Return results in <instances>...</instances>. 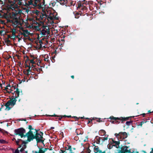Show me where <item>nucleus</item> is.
Masks as SVG:
<instances>
[{"instance_id":"nucleus-1","label":"nucleus","mask_w":153,"mask_h":153,"mask_svg":"<svg viewBox=\"0 0 153 153\" xmlns=\"http://www.w3.org/2000/svg\"><path fill=\"white\" fill-rule=\"evenodd\" d=\"M17 96H15L14 98L10 97V100L8 101L5 104V106L6 107L5 110L9 111L14 105L17 101L16 98L19 97L20 92H16Z\"/></svg>"},{"instance_id":"nucleus-2","label":"nucleus","mask_w":153,"mask_h":153,"mask_svg":"<svg viewBox=\"0 0 153 153\" xmlns=\"http://www.w3.org/2000/svg\"><path fill=\"white\" fill-rule=\"evenodd\" d=\"M34 130L35 131V132L34 133H35V134H33L34 138H30L29 142H30L34 139H36L37 143L41 142L44 143L43 142L44 141L45 139L43 137V133L41 131H40L39 133L38 132L39 130L36 129H34Z\"/></svg>"},{"instance_id":"nucleus-3","label":"nucleus","mask_w":153,"mask_h":153,"mask_svg":"<svg viewBox=\"0 0 153 153\" xmlns=\"http://www.w3.org/2000/svg\"><path fill=\"white\" fill-rule=\"evenodd\" d=\"M131 117H116L112 116H111L109 118L111 120V121H110L112 123L117 124L120 123H124L125 121L128 120Z\"/></svg>"},{"instance_id":"nucleus-4","label":"nucleus","mask_w":153,"mask_h":153,"mask_svg":"<svg viewBox=\"0 0 153 153\" xmlns=\"http://www.w3.org/2000/svg\"><path fill=\"white\" fill-rule=\"evenodd\" d=\"M14 134L15 135H18L20 136L21 138L23 137H27V135H26V133L25 135L24 134L26 132L25 130L23 128H20L16 129L14 131Z\"/></svg>"},{"instance_id":"nucleus-5","label":"nucleus","mask_w":153,"mask_h":153,"mask_svg":"<svg viewBox=\"0 0 153 153\" xmlns=\"http://www.w3.org/2000/svg\"><path fill=\"white\" fill-rule=\"evenodd\" d=\"M28 129H29V131L26 133V135H27V141L28 142H29L30 138H34L33 132L31 131L32 130H34V128L32 127L31 126L29 125L28 126Z\"/></svg>"},{"instance_id":"nucleus-6","label":"nucleus","mask_w":153,"mask_h":153,"mask_svg":"<svg viewBox=\"0 0 153 153\" xmlns=\"http://www.w3.org/2000/svg\"><path fill=\"white\" fill-rule=\"evenodd\" d=\"M34 4L35 5H38L40 7H42L43 6H45V0H35Z\"/></svg>"},{"instance_id":"nucleus-7","label":"nucleus","mask_w":153,"mask_h":153,"mask_svg":"<svg viewBox=\"0 0 153 153\" xmlns=\"http://www.w3.org/2000/svg\"><path fill=\"white\" fill-rule=\"evenodd\" d=\"M128 147L127 146L122 147L121 148V150H119L118 153H132L131 151V149L128 150L127 149Z\"/></svg>"},{"instance_id":"nucleus-8","label":"nucleus","mask_w":153,"mask_h":153,"mask_svg":"<svg viewBox=\"0 0 153 153\" xmlns=\"http://www.w3.org/2000/svg\"><path fill=\"white\" fill-rule=\"evenodd\" d=\"M94 152L95 153H101V150L99 149V147L98 146H95L94 148Z\"/></svg>"},{"instance_id":"nucleus-9","label":"nucleus","mask_w":153,"mask_h":153,"mask_svg":"<svg viewBox=\"0 0 153 153\" xmlns=\"http://www.w3.org/2000/svg\"><path fill=\"white\" fill-rule=\"evenodd\" d=\"M67 146H68V147L67 148V147H65V151H67L68 150L70 151L69 153H74V152H72L71 146L70 145H67Z\"/></svg>"},{"instance_id":"nucleus-10","label":"nucleus","mask_w":153,"mask_h":153,"mask_svg":"<svg viewBox=\"0 0 153 153\" xmlns=\"http://www.w3.org/2000/svg\"><path fill=\"white\" fill-rule=\"evenodd\" d=\"M31 71V70L30 68L27 69L26 71L25 70L23 71V72L25 74H26L27 76L29 77V75L30 73H29Z\"/></svg>"},{"instance_id":"nucleus-11","label":"nucleus","mask_w":153,"mask_h":153,"mask_svg":"<svg viewBox=\"0 0 153 153\" xmlns=\"http://www.w3.org/2000/svg\"><path fill=\"white\" fill-rule=\"evenodd\" d=\"M112 142L113 143H115V145H116V146H115L116 148H119V145L120 143V141H115L113 140H112Z\"/></svg>"},{"instance_id":"nucleus-12","label":"nucleus","mask_w":153,"mask_h":153,"mask_svg":"<svg viewBox=\"0 0 153 153\" xmlns=\"http://www.w3.org/2000/svg\"><path fill=\"white\" fill-rule=\"evenodd\" d=\"M24 32L23 33H21V34L23 35L25 37H27L28 36V35H27L26 34H27L29 32H28L27 30H24Z\"/></svg>"},{"instance_id":"nucleus-13","label":"nucleus","mask_w":153,"mask_h":153,"mask_svg":"<svg viewBox=\"0 0 153 153\" xmlns=\"http://www.w3.org/2000/svg\"><path fill=\"white\" fill-rule=\"evenodd\" d=\"M74 14L75 17V18L78 19L79 18L81 14L77 12H75L74 13Z\"/></svg>"},{"instance_id":"nucleus-14","label":"nucleus","mask_w":153,"mask_h":153,"mask_svg":"<svg viewBox=\"0 0 153 153\" xmlns=\"http://www.w3.org/2000/svg\"><path fill=\"white\" fill-rule=\"evenodd\" d=\"M67 0H59L58 2L59 3L61 4L64 5L67 3Z\"/></svg>"},{"instance_id":"nucleus-15","label":"nucleus","mask_w":153,"mask_h":153,"mask_svg":"<svg viewBox=\"0 0 153 153\" xmlns=\"http://www.w3.org/2000/svg\"><path fill=\"white\" fill-rule=\"evenodd\" d=\"M20 141H22L23 143H26V142L25 141L22 140V139H18L17 140H16V143L17 145H19V142Z\"/></svg>"},{"instance_id":"nucleus-16","label":"nucleus","mask_w":153,"mask_h":153,"mask_svg":"<svg viewBox=\"0 0 153 153\" xmlns=\"http://www.w3.org/2000/svg\"><path fill=\"white\" fill-rule=\"evenodd\" d=\"M48 149H49L45 148L44 150H43L42 149V148H39V150L40 152V153H45V152Z\"/></svg>"},{"instance_id":"nucleus-17","label":"nucleus","mask_w":153,"mask_h":153,"mask_svg":"<svg viewBox=\"0 0 153 153\" xmlns=\"http://www.w3.org/2000/svg\"><path fill=\"white\" fill-rule=\"evenodd\" d=\"M49 116L51 117H59V120H61L62 117H63V116H61V115H57L54 114V115H49Z\"/></svg>"},{"instance_id":"nucleus-18","label":"nucleus","mask_w":153,"mask_h":153,"mask_svg":"<svg viewBox=\"0 0 153 153\" xmlns=\"http://www.w3.org/2000/svg\"><path fill=\"white\" fill-rule=\"evenodd\" d=\"M120 134H121V135L123 136V138H126L127 137V134L126 132H120Z\"/></svg>"},{"instance_id":"nucleus-19","label":"nucleus","mask_w":153,"mask_h":153,"mask_svg":"<svg viewBox=\"0 0 153 153\" xmlns=\"http://www.w3.org/2000/svg\"><path fill=\"white\" fill-rule=\"evenodd\" d=\"M47 31L46 30H45L44 29H43L41 31V34L42 36H45V33Z\"/></svg>"},{"instance_id":"nucleus-20","label":"nucleus","mask_w":153,"mask_h":153,"mask_svg":"<svg viewBox=\"0 0 153 153\" xmlns=\"http://www.w3.org/2000/svg\"><path fill=\"white\" fill-rule=\"evenodd\" d=\"M96 139L97 140V143L98 144H99L100 142V137H99L98 136H96Z\"/></svg>"},{"instance_id":"nucleus-21","label":"nucleus","mask_w":153,"mask_h":153,"mask_svg":"<svg viewBox=\"0 0 153 153\" xmlns=\"http://www.w3.org/2000/svg\"><path fill=\"white\" fill-rule=\"evenodd\" d=\"M89 120H88L87 122V124H90V126H91L93 124L92 123V120L91 119V118H90Z\"/></svg>"},{"instance_id":"nucleus-22","label":"nucleus","mask_w":153,"mask_h":153,"mask_svg":"<svg viewBox=\"0 0 153 153\" xmlns=\"http://www.w3.org/2000/svg\"><path fill=\"white\" fill-rule=\"evenodd\" d=\"M12 35L14 37V38L15 36H16L15 33H16V31L15 29H13L12 30Z\"/></svg>"},{"instance_id":"nucleus-23","label":"nucleus","mask_w":153,"mask_h":153,"mask_svg":"<svg viewBox=\"0 0 153 153\" xmlns=\"http://www.w3.org/2000/svg\"><path fill=\"white\" fill-rule=\"evenodd\" d=\"M133 121L132 120L129 121H127L126 122V124L128 126L133 123Z\"/></svg>"},{"instance_id":"nucleus-24","label":"nucleus","mask_w":153,"mask_h":153,"mask_svg":"<svg viewBox=\"0 0 153 153\" xmlns=\"http://www.w3.org/2000/svg\"><path fill=\"white\" fill-rule=\"evenodd\" d=\"M60 151L61 152H60L59 153H68L67 151H65V150H64L63 149V148H61L60 149Z\"/></svg>"},{"instance_id":"nucleus-25","label":"nucleus","mask_w":153,"mask_h":153,"mask_svg":"<svg viewBox=\"0 0 153 153\" xmlns=\"http://www.w3.org/2000/svg\"><path fill=\"white\" fill-rule=\"evenodd\" d=\"M13 91V90H11L10 91H9L7 90H6L5 92H4V93L5 94H6L7 93H8L9 94H10L11 93V92Z\"/></svg>"},{"instance_id":"nucleus-26","label":"nucleus","mask_w":153,"mask_h":153,"mask_svg":"<svg viewBox=\"0 0 153 153\" xmlns=\"http://www.w3.org/2000/svg\"><path fill=\"white\" fill-rule=\"evenodd\" d=\"M116 145H112V144H110L109 145L108 148L109 149H111L113 148V146H115Z\"/></svg>"},{"instance_id":"nucleus-27","label":"nucleus","mask_w":153,"mask_h":153,"mask_svg":"<svg viewBox=\"0 0 153 153\" xmlns=\"http://www.w3.org/2000/svg\"><path fill=\"white\" fill-rule=\"evenodd\" d=\"M5 42L6 43H8L11 42V41L9 39H5Z\"/></svg>"},{"instance_id":"nucleus-28","label":"nucleus","mask_w":153,"mask_h":153,"mask_svg":"<svg viewBox=\"0 0 153 153\" xmlns=\"http://www.w3.org/2000/svg\"><path fill=\"white\" fill-rule=\"evenodd\" d=\"M6 142L5 140H4L3 139H0V143H6Z\"/></svg>"},{"instance_id":"nucleus-29","label":"nucleus","mask_w":153,"mask_h":153,"mask_svg":"<svg viewBox=\"0 0 153 153\" xmlns=\"http://www.w3.org/2000/svg\"><path fill=\"white\" fill-rule=\"evenodd\" d=\"M39 43H40V48H42V47L41 44H43V42H42V41L41 40H40L39 41Z\"/></svg>"},{"instance_id":"nucleus-30","label":"nucleus","mask_w":153,"mask_h":153,"mask_svg":"<svg viewBox=\"0 0 153 153\" xmlns=\"http://www.w3.org/2000/svg\"><path fill=\"white\" fill-rule=\"evenodd\" d=\"M100 132L104 135L105 134L106 132L104 130H100Z\"/></svg>"},{"instance_id":"nucleus-31","label":"nucleus","mask_w":153,"mask_h":153,"mask_svg":"<svg viewBox=\"0 0 153 153\" xmlns=\"http://www.w3.org/2000/svg\"><path fill=\"white\" fill-rule=\"evenodd\" d=\"M82 7V5L80 2H79L78 4V7L80 8Z\"/></svg>"},{"instance_id":"nucleus-32","label":"nucleus","mask_w":153,"mask_h":153,"mask_svg":"<svg viewBox=\"0 0 153 153\" xmlns=\"http://www.w3.org/2000/svg\"><path fill=\"white\" fill-rule=\"evenodd\" d=\"M27 67H28L29 68H30H30H31V67L30 66V65L29 64V65H28L27 64H26L25 65V68H27Z\"/></svg>"},{"instance_id":"nucleus-33","label":"nucleus","mask_w":153,"mask_h":153,"mask_svg":"<svg viewBox=\"0 0 153 153\" xmlns=\"http://www.w3.org/2000/svg\"><path fill=\"white\" fill-rule=\"evenodd\" d=\"M9 38L13 39V38L12 37V36H10V35H7V38H6L5 39H9Z\"/></svg>"},{"instance_id":"nucleus-34","label":"nucleus","mask_w":153,"mask_h":153,"mask_svg":"<svg viewBox=\"0 0 153 153\" xmlns=\"http://www.w3.org/2000/svg\"><path fill=\"white\" fill-rule=\"evenodd\" d=\"M87 9V8L85 6H82V7L81 8V9H82L83 10H86Z\"/></svg>"},{"instance_id":"nucleus-35","label":"nucleus","mask_w":153,"mask_h":153,"mask_svg":"<svg viewBox=\"0 0 153 153\" xmlns=\"http://www.w3.org/2000/svg\"><path fill=\"white\" fill-rule=\"evenodd\" d=\"M34 59H32L31 60H30V63H32V64H34L35 63V62L34 61Z\"/></svg>"},{"instance_id":"nucleus-36","label":"nucleus","mask_w":153,"mask_h":153,"mask_svg":"<svg viewBox=\"0 0 153 153\" xmlns=\"http://www.w3.org/2000/svg\"><path fill=\"white\" fill-rule=\"evenodd\" d=\"M9 88L6 86V87H5L4 88V89L2 88V90L3 91H4V90L6 91V90H9Z\"/></svg>"},{"instance_id":"nucleus-37","label":"nucleus","mask_w":153,"mask_h":153,"mask_svg":"<svg viewBox=\"0 0 153 153\" xmlns=\"http://www.w3.org/2000/svg\"><path fill=\"white\" fill-rule=\"evenodd\" d=\"M25 148H22L20 150V151L21 152H22L24 150V149L25 148H26V145H25Z\"/></svg>"},{"instance_id":"nucleus-38","label":"nucleus","mask_w":153,"mask_h":153,"mask_svg":"<svg viewBox=\"0 0 153 153\" xmlns=\"http://www.w3.org/2000/svg\"><path fill=\"white\" fill-rule=\"evenodd\" d=\"M30 57L32 58V59H35L36 58V57H35L33 55H30Z\"/></svg>"},{"instance_id":"nucleus-39","label":"nucleus","mask_w":153,"mask_h":153,"mask_svg":"<svg viewBox=\"0 0 153 153\" xmlns=\"http://www.w3.org/2000/svg\"><path fill=\"white\" fill-rule=\"evenodd\" d=\"M20 36V35H17V36H15L14 38H13V39H15V38H16H16H19Z\"/></svg>"},{"instance_id":"nucleus-40","label":"nucleus","mask_w":153,"mask_h":153,"mask_svg":"<svg viewBox=\"0 0 153 153\" xmlns=\"http://www.w3.org/2000/svg\"><path fill=\"white\" fill-rule=\"evenodd\" d=\"M14 153H19V151L18 149H16Z\"/></svg>"},{"instance_id":"nucleus-41","label":"nucleus","mask_w":153,"mask_h":153,"mask_svg":"<svg viewBox=\"0 0 153 153\" xmlns=\"http://www.w3.org/2000/svg\"><path fill=\"white\" fill-rule=\"evenodd\" d=\"M63 117H67L68 118H70V117H71V115L66 116V115H65L63 116Z\"/></svg>"},{"instance_id":"nucleus-42","label":"nucleus","mask_w":153,"mask_h":153,"mask_svg":"<svg viewBox=\"0 0 153 153\" xmlns=\"http://www.w3.org/2000/svg\"><path fill=\"white\" fill-rule=\"evenodd\" d=\"M97 119H98V120H97V122H100L102 121L100 120L101 119L100 118H97Z\"/></svg>"},{"instance_id":"nucleus-43","label":"nucleus","mask_w":153,"mask_h":153,"mask_svg":"<svg viewBox=\"0 0 153 153\" xmlns=\"http://www.w3.org/2000/svg\"><path fill=\"white\" fill-rule=\"evenodd\" d=\"M142 125H143V124L141 123H140L139 124H137V126H140V127H142Z\"/></svg>"},{"instance_id":"nucleus-44","label":"nucleus","mask_w":153,"mask_h":153,"mask_svg":"<svg viewBox=\"0 0 153 153\" xmlns=\"http://www.w3.org/2000/svg\"><path fill=\"white\" fill-rule=\"evenodd\" d=\"M29 60H29V57L28 56H27V59H26V60L25 61V63L26 64L27 62L28 61H29Z\"/></svg>"},{"instance_id":"nucleus-45","label":"nucleus","mask_w":153,"mask_h":153,"mask_svg":"<svg viewBox=\"0 0 153 153\" xmlns=\"http://www.w3.org/2000/svg\"><path fill=\"white\" fill-rule=\"evenodd\" d=\"M87 151L88 152L87 153H90L91 152L90 149L89 148H88V149H87Z\"/></svg>"},{"instance_id":"nucleus-46","label":"nucleus","mask_w":153,"mask_h":153,"mask_svg":"<svg viewBox=\"0 0 153 153\" xmlns=\"http://www.w3.org/2000/svg\"><path fill=\"white\" fill-rule=\"evenodd\" d=\"M108 139V137H103V141H105V140H107Z\"/></svg>"},{"instance_id":"nucleus-47","label":"nucleus","mask_w":153,"mask_h":153,"mask_svg":"<svg viewBox=\"0 0 153 153\" xmlns=\"http://www.w3.org/2000/svg\"><path fill=\"white\" fill-rule=\"evenodd\" d=\"M49 58V57L48 56H47V57L46 58H45V61H48V58Z\"/></svg>"},{"instance_id":"nucleus-48","label":"nucleus","mask_w":153,"mask_h":153,"mask_svg":"<svg viewBox=\"0 0 153 153\" xmlns=\"http://www.w3.org/2000/svg\"><path fill=\"white\" fill-rule=\"evenodd\" d=\"M4 31V30H1L0 31V34L1 36L2 35V33Z\"/></svg>"},{"instance_id":"nucleus-49","label":"nucleus","mask_w":153,"mask_h":153,"mask_svg":"<svg viewBox=\"0 0 153 153\" xmlns=\"http://www.w3.org/2000/svg\"><path fill=\"white\" fill-rule=\"evenodd\" d=\"M4 106H5V104H4V103H3V104H1V108H2Z\"/></svg>"},{"instance_id":"nucleus-50","label":"nucleus","mask_w":153,"mask_h":153,"mask_svg":"<svg viewBox=\"0 0 153 153\" xmlns=\"http://www.w3.org/2000/svg\"><path fill=\"white\" fill-rule=\"evenodd\" d=\"M72 117H74L75 119V120H78V119H79V118H78L77 117H75V116Z\"/></svg>"},{"instance_id":"nucleus-51","label":"nucleus","mask_w":153,"mask_h":153,"mask_svg":"<svg viewBox=\"0 0 153 153\" xmlns=\"http://www.w3.org/2000/svg\"><path fill=\"white\" fill-rule=\"evenodd\" d=\"M121 134H120V133L119 134H117L116 133L115 134V135L116 137H117L118 136H119L120 135H121Z\"/></svg>"},{"instance_id":"nucleus-52","label":"nucleus","mask_w":153,"mask_h":153,"mask_svg":"<svg viewBox=\"0 0 153 153\" xmlns=\"http://www.w3.org/2000/svg\"><path fill=\"white\" fill-rule=\"evenodd\" d=\"M34 151H32V152L33 153H40V152L39 151V152H38L37 151H35L34 152Z\"/></svg>"},{"instance_id":"nucleus-53","label":"nucleus","mask_w":153,"mask_h":153,"mask_svg":"<svg viewBox=\"0 0 153 153\" xmlns=\"http://www.w3.org/2000/svg\"><path fill=\"white\" fill-rule=\"evenodd\" d=\"M15 92H20V91L19 90V89L18 88H16V91H15Z\"/></svg>"},{"instance_id":"nucleus-54","label":"nucleus","mask_w":153,"mask_h":153,"mask_svg":"<svg viewBox=\"0 0 153 153\" xmlns=\"http://www.w3.org/2000/svg\"><path fill=\"white\" fill-rule=\"evenodd\" d=\"M74 139L76 140H78V137L77 136H76L74 137Z\"/></svg>"},{"instance_id":"nucleus-55","label":"nucleus","mask_w":153,"mask_h":153,"mask_svg":"<svg viewBox=\"0 0 153 153\" xmlns=\"http://www.w3.org/2000/svg\"><path fill=\"white\" fill-rule=\"evenodd\" d=\"M97 119V117H94L93 118H91V119L93 120H95Z\"/></svg>"},{"instance_id":"nucleus-56","label":"nucleus","mask_w":153,"mask_h":153,"mask_svg":"<svg viewBox=\"0 0 153 153\" xmlns=\"http://www.w3.org/2000/svg\"><path fill=\"white\" fill-rule=\"evenodd\" d=\"M153 113V111H151V110H149L148 111V113Z\"/></svg>"},{"instance_id":"nucleus-57","label":"nucleus","mask_w":153,"mask_h":153,"mask_svg":"<svg viewBox=\"0 0 153 153\" xmlns=\"http://www.w3.org/2000/svg\"><path fill=\"white\" fill-rule=\"evenodd\" d=\"M11 93H12L13 94V96H12L13 98H14L15 96H14V92H11Z\"/></svg>"},{"instance_id":"nucleus-58","label":"nucleus","mask_w":153,"mask_h":153,"mask_svg":"<svg viewBox=\"0 0 153 153\" xmlns=\"http://www.w3.org/2000/svg\"><path fill=\"white\" fill-rule=\"evenodd\" d=\"M2 84L0 83V87L2 89L3 88V87H2Z\"/></svg>"},{"instance_id":"nucleus-59","label":"nucleus","mask_w":153,"mask_h":153,"mask_svg":"<svg viewBox=\"0 0 153 153\" xmlns=\"http://www.w3.org/2000/svg\"><path fill=\"white\" fill-rule=\"evenodd\" d=\"M6 86L7 87H10V84H8Z\"/></svg>"},{"instance_id":"nucleus-60","label":"nucleus","mask_w":153,"mask_h":153,"mask_svg":"<svg viewBox=\"0 0 153 153\" xmlns=\"http://www.w3.org/2000/svg\"><path fill=\"white\" fill-rule=\"evenodd\" d=\"M71 77L73 79H74V75H72L71 76Z\"/></svg>"},{"instance_id":"nucleus-61","label":"nucleus","mask_w":153,"mask_h":153,"mask_svg":"<svg viewBox=\"0 0 153 153\" xmlns=\"http://www.w3.org/2000/svg\"><path fill=\"white\" fill-rule=\"evenodd\" d=\"M38 70H39V71H42V68H39L38 69Z\"/></svg>"},{"instance_id":"nucleus-62","label":"nucleus","mask_w":153,"mask_h":153,"mask_svg":"<svg viewBox=\"0 0 153 153\" xmlns=\"http://www.w3.org/2000/svg\"><path fill=\"white\" fill-rule=\"evenodd\" d=\"M143 122H144V123H146L147 122V121L146 120H144L142 121Z\"/></svg>"},{"instance_id":"nucleus-63","label":"nucleus","mask_w":153,"mask_h":153,"mask_svg":"<svg viewBox=\"0 0 153 153\" xmlns=\"http://www.w3.org/2000/svg\"><path fill=\"white\" fill-rule=\"evenodd\" d=\"M150 153H153V148L152 149V150L150 152Z\"/></svg>"},{"instance_id":"nucleus-64","label":"nucleus","mask_w":153,"mask_h":153,"mask_svg":"<svg viewBox=\"0 0 153 153\" xmlns=\"http://www.w3.org/2000/svg\"><path fill=\"white\" fill-rule=\"evenodd\" d=\"M146 114L145 113H143L142 114V115L143 116V117H144L145 115Z\"/></svg>"}]
</instances>
